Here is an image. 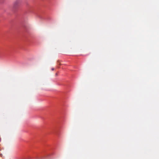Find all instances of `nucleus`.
I'll list each match as a JSON object with an SVG mask.
<instances>
[{"mask_svg":"<svg viewBox=\"0 0 159 159\" xmlns=\"http://www.w3.org/2000/svg\"><path fill=\"white\" fill-rule=\"evenodd\" d=\"M19 3V2L18 1H16L14 3V6L15 7H16L18 5V4Z\"/></svg>","mask_w":159,"mask_h":159,"instance_id":"1","label":"nucleus"},{"mask_svg":"<svg viewBox=\"0 0 159 159\" xmlns=\"http://www.w3.org/2000/svg\"><path fill=\"white\" fill-rule=\"evenodd\" d=\"M56 75H57V73H56Z\"/></svg>","mask_w":159,"mask_h":159,"instance_id":"3","label":"nucleus"},{"mask_svg":"<svg viewBox=\"0 0 159 159\" xmlns=\"http://www.w3.org/2000/svg\"><path fill=\"white\" fill-rule=\"evenodd\" d=\"M52 70H54V68H52Z\"/></svg>","mask_w":159,"mask_h":159,"instance_id":"2","label":"nucleus"}]
</instances>
